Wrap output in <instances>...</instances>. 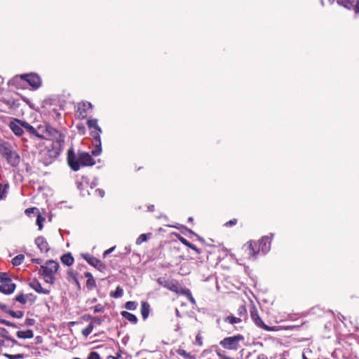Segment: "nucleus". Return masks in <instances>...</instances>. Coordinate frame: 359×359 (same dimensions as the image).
<instances>
[{
	"label": "nucleus",
	"instance_id": "052dcab7",
	"mask_svg": "<svg viewBox=\"0 0 359 359\" xmlns=\"http://www.w3.org/2000/svg\"><path fill=\"white\" fill-rule=\"evenodd\" d=\"M180 326H179V325H177V326L176 327V328H175V331H178V330H180Z\"/></svg>",
	"mask_w": 359,
	"mask_h": 359
},
{
	"label": "nucleus",
	"instance_id": "c85d7f7f",
	"mask_svg": "<svg viewBox=\"0 0 359 359\" xmlns=\"http://www.w3.org/2000/svg\"><path fill=\"white\" fill-rule=\"evenodd\" d=\"M24 259L25 256L23 255H18L15 256L14 258H13L12 264L14 266H19L22 263Z\"/></svg>",
	"mask_w": 359,
	"mask_h": 359
},
{
	"label": "nucleus",
	"instance_id": "9b49d317",
	"mask_svg": "<svg viewBox=\"0 0 359 359\" xmlns=\"http://www.w3.org/2000/svg\"><path fill=\"white\" fill-rule=\"evenodd\" d=\"M36 299V297L32 293L25 294L23 293H20L15 296V300L22 304H25L27 303L33 304Z\"/></svg>",
	"mask_w": 359,
	"mask_h": 359
},
{
	"label": "nucleus",
	"instance_id": "1a4fd4ad",
	"mask_svg": "<svg viewBox=\"0 0 359 359\" xmlns=\"http://www.w3.org/2000/svg\"><path fill=\"white\" fill-rule=\"evenodd\" d=\"M23 123H25V121L15 118L9 123V127L11 130L13 132V133L15 135L21 136L23 134Z\"/></svg>",
	"mask_w": 359,
	"mask_h": 359
},
{
	"label": "nucleus",
	"instance_id": "13d9d810",
	"mask_svg": "<svg viewBox=\"0 0 359 359\" xmlns=\"http://www.w3.org/2000/svg\"><path fill=\"white\" fill-rule=\"evenodd\" d=\"M189 299L191 302L194 303L195 302V300L190 295V297H189Z\"/></svg>",
	"mask_w": 359,
	"mask_h": 359
},
{
	"label": "nucleus",
	"instance_id": "dca6fc26",
	"mask_svg": "<svg viewBox=\"0 0 359 359\" xmlns=\"http://www.w3.org/2000/svg\"><path fill=\"white\" fill-rule=\"evenodd\" d=\"M257 243V248H259V252L262 253H266L270 249V241L267 236H264Z\"/></svg>",
	"mask_w": 359,
	"mask_h": 359
},
{
	"label": "nucleus",
	"instance_id": "a211bd4d",
	"mask_svg": "<svg viewBox=\"0 0 359 359\" xmlns=\"http://www.w3.org/2000/svg\"><path fill=\"white\" fill-rule=\"evenodd\" d=\"M35 243L41 252H48V250H49L48 244L46 240L43 237H42V236L37 237L35 239Z\"/></svg>",
	"mask_w": 359,
	"mask_h": 359
},
{
	"label": "nucleus",
	"instance_id": "49530a36",
	"mask_svg": "<svg viewBox=\"0 0 359 359\" xmlns=\"http://www.w3.org/2000/svg\"><path fill=\"white\" fill-rule=\"evenodd\" d=\"M95 313L102 312L103 311V306L100 304H97L93 308Z\"/></svg>",
	"mask_w": 359,
	"mask_h": 359
},
{
	"label": "nucleus",
	"instance_id": "79ce46f5",
	"mask_svg": "<svg viewBox=\"0 0 359 359\" xmlns=\"http://www.w3.org/2000/svg\"><path fill=\"white\" fill-rule=\"evenodd\" d=\"M11 278H9L6 273H0V283H4L6 282V280H10Z\"/></svg>",
	"mask_w": 359,
	"mask_h": 359
},
{
	"label": "nucleus",
	"instance_id": "5fc2aeb1",
	"mask_svg": "<svg viewBox=\"0 0 359 359\" xmlns=\"http://www.w3.org/2000/svg\"><path fill=\"white\" fill-rule=\"evenodd\" d=\"M257 359H268L264 354H259L257 355Z\"/></svg>",
	"mask_w": 359,
	"mask_h": 359
},
{
	"label": "nucleus",
	"instance_id": "09e8293b",
	"mask_svg": "<svg viewBox=\"0 0 359 359\" xmlns=\"http://www.w3.org/2000/svg\"><path fill=\"white\" fill-rule=\"evenodd\" d=\"M353 8H354L355 13L359 14V1H357Z\"/></svg>",
	"mask_w": 359,
	"mask_h": 359
},
{
	"label": "nucleus",
	"instance_id": "72a5a7b5",
	"mask_svg": "<svg viewBox=\"0 0 359 359\" xmlns=\"http://www.w3.org/2000/svg\"><path fill=\"white\" fill-rule=\"evenodd\" d=\"M8 186L0 183V199H3L6 194Z\"/></svg>",
	"mask_w": 359,
	"mask_h": 359
},
{
	"label": "nucleus",
	"instance_id": "aec40b11",
	"mask_svg": "<svg viewBox=\"0 0 359 359\" xmlns=\"http://www.w3.org/2000/svg\"><path fill=\"white\" fill-rule=\"evenodd\" d=\"M16 335L20 339H32L34 337V333L32 330H27L25 331H18Z\"/></svg>",
	"mask_w": 359,
	"mask_h": 359
},
{
	"label": "nucleus",
	"instance_id": "7ed1b4c3",
	"mask_svg": "<svg viewBox=\"0 0 359 359\" xmlns=\"http://www.w3.org/2000/svg\"><path fill=\"white\" fill-rule=\"evenodd\" d=\"M88 126L90 129H94V130L91 131V135L94 139V144L95 149L92 151V154L94 156H99L101 154L102 148H101V139H100V133H102V130L100 127L97 124V120L96 118H90L87 122Z\"/></svg>",
	"mask_w": 359,
	"mask_h": 359
},
{
	"label": "nucleus",
	"instance_id": "ea45409f",
	"mask_svg": "<svg viewBox=\"0 0 359 359\" xmlns=\"http://www.w3.org/2000/svg\"><path fill=\"white\" fill-rule=\"evenodd\" d=\"M0 323L4 324V325H5L6 326L13 327H17V325L15 323H11V322L8 321V320H4V319H1L0 318Z\"/></svg>",
	"mask_w": 359,
	"mask_h": 359
},
{
	"label": "nucleus",
	"instance_id": "6e6552de",
	"mask_svg": "<svg viewBox=\"0 0 359 359\" xmlns=\"http://www.w3.org/2000/svg\"><path fill=\"white\" fill-rule=\"evenodd\" d=\"M20 76L22 79L25 80L34 89H37L41 86V79L36 74H23Z\"/></svg>",
	"mask_w": 359,
	"mask_h": 359
},
{
	"label": "nucleus",
	"instance_id": "f257e3e1",
	"mask_svg": "<svg viewBox=\"0 0 359 359\" xmlns=\"http://www.w3.org/2000/svg\"><path fill=\"white\" fill-rule=\"evenodd\" d=\"M22 126L30 135L39 140L46 139L47 136L55 137L56 140L52 144V149H49L48 152L52 158L60 155L63 149L64 137L57 130L50 126H39L36 129L26 121Z\"/></svg>",
	"mask_w": 359,
	"mask_h": 359
},
{
	"label": "nucleus",
	"instance_id": "393cba45",
	"mask_svg": "<svg viewBox=\"0 0 359 359\" xmlns=\"http://www.w3.org/2000/svg\"><path fill=\"white\" fill-rule=\"evenodd\" d=\"M357 0H337L339 4L347 8L348 9L352 8Z\"/></svg>",
	"mask_w": 359,
	"mask_h": 359
},
{
	"label": "nucleus",
	"instance_id": "a878e982",
	"mask_svg": "<svg viewBox=\"0 0 359 359\" xmlns=\"http://www.w3.org/2000/svg\"><path fill=\"white\" fill-rule=\"evenodd\" d=\"M224 321L229 323L231 325L239 323L242 321V319L238 317H236L233 316H228L225 318Z\"/></svg>",
	"mask_w": 359,
	"mask_h": 359
},
{
	"label": "nucleus",
	"instance_id": "2f4dec72",
	"mask_svg": "<svg viewBox=\"0 0 359 359\" xmlns=\"http://www.w3.org/2000/svg\"><path fill=\"white\" fill-rule=\"evenodd\" d=\"M125 307L128 310L133 311L137 308V303L135 302L129 301L126 302Z\"/></svg>",
	"mask_w": 359,
	"mask_h": 359
},
{
	"label": "nucleus",
	"instance_id": "412c9836",
	"mask_svg": "<svg viewBox=\"0 0 359 359\" xmlns=\"http://www.w3.org/2000/svg\"><path fill=\"white\" fill-rule=\"evenodd\" d=\"M150 311L149 304L146 302H142L141 304V314L144 319L148 318Z\"/></svg>",
	"mask_w": 359,
	"mask_h": 359
},
{
	"label": "nucleus",
	"instance_id": "4d7b16f0",
	"mask_svg": "<svg viewBox=\"0 0 359 359\" xmlns=\"http://www.w3.org/2000/svg\"><path fill=\"white\" fill-rule=\"evenodd\" d=\"M175 313H176V316L177 317H180L181 316V315L180 313V311H179V310L177 309H175Z\"/></svg>",
	"mask_w": 359,
	"mask_h": 359
},
{
	"label": "nucleus",
	"instance_id": "680f3d73",
	"mask_svg": "<svg viewBox=\"0 0 359 359\" xmlns=\"http://www.w3.org/2000/svg\"><path fill=\"white\" fill-rule=\"evenodd\" d=\"M4 344V341L3 340L0 339V346H1Z\"/></svg>",
	"mask_w": 359,
	"mask_h": 359
},
{
	"label": "nucleus",
	"instance_id": "423d86ee",
	"mask_svg": "<svg viewBox=\"0 0 359 359\" xmlns=\"http://www.w3.org/2000/svg\"><path fill=\"white\" fill-rule=\"evenodd\" d=\"M250 316L254 323L258 327L269 332L277 330L276 327H269L263 322V320L261 319L258 314L257 309L255 306H252L250 309Z\"/></svg>",
	"mask_w": 359,
	"mask_h": 359
},
{
	"label": "nucleus",
	"instance_id": "ddd939ff",
	"mask_svg": "<svg viewBox=\"0 0 359 359\" xmlns=\"http://www.w3.org/2000/svg\"><path fill=\"white\" fill-rule=\"evenodd\" d=\"M92 108L90 102H85L79 104L76 114L80 118H84L87 116L88 111Z\"/></svg>",
	"mask_w": 359,
	"mask_h": 359
},
{
	"label": "nucleus",
	"instance_id": "f704fd0d",
	"mask_svg": "<svg viewBox=\"0 0 359 359\" xmlns=\"http://www.w3.org/2000/svg\"><path fill=\"white\" fill-rule=\"evenodd\" d=\"M46 283L53 284L54 283V277L53 274L42 273Z\"/></svg>",
	"mask_w": 359,
	"mask_h": 359
},
{
	"label": "nucleus",
	"instance_id": "3c124183",
	"mask_svg": "<svg viewBox=\"0 0 359 359\" xmlns=\"http://www.w3.org/2000/svg\"><path fill=\"white\" fill-rule=\"evenodd\" d=\"M115 249V247H112L109 249H108L107 250H106L104 252V256L106 257L107 255L110 254L111 252H112Z\"/></svg>",
	"mask_w": 359,
	"mask_h": 359
},
{
	"label": "nucleus",
	"instance_id": "a19ab883",
	"mask_svg": "<svg viewBox=\"0 0 359 359\" xmlns=\"http://www.w3.org/2000/svg\"><path fill=\"white\" fill-rule=\"evenodd\" d=\"M88 359H101V358L97 352L92 351L89 353Z\"/></svg>",
	"mask_w": 359,
	"mask_h": 359
},
{
	"label": "nucleus",
	"instance_id": "bb28decb",
	"mask_svg": "<svg viewBox=\"0 0 359 359\" xmlns=\"http://www.w3.org/2000/svg\"><path fill=\"white\" fill-rule=\"evenodd\" d=\"M151 236V233H142L139 236V237L136 239V244L140 245L143 242H145L148 240V238Z\"/></svg>",
	"mask_w": 359,
	"mask_h": 359
},
{
	"label": "nucleus",
	"instance_id": "58836bf2",
	"mask_svg": "<svg viewBox=\"0 0 359 359\" xmlns=\"http://www.w3.org/2000/svg\"><path fill=\"white\" fill-rule=\"evenodd\" d=\"M86 276L90 278L87 280V286H94L95 285V283L92 278V275L90 273H87L86 274Z\"/></svg>",
	"mask_w": 359,
	"mask_h": 359
},
{
	"label": "nucleus",
	"instance_id": "de8ad7c7",
	"mask_svg": "<svg viewBox=\"0 0 359 359\" xmlns=\"http://www.w3.org/2000/svg\"><path fill=\"white\" fill-rule=\"evenodd\" d=\"M217 355L219 359H234L233 358L227 356L225 354L220 353V352H217Z\"/></svg>",
	"mask_w": 359,
	"mask_h": 359
},
{
	"label": "nucleus",
	"instance_id": "f8f14e48",
	"mask_svg": "<svg viewBox=\"0 0 359 359\" xmlns=\"http://www.w3.org/2000/svg\"><path fill=\"white\" fill-rule=\"evenodd\" d=\"M4 158L7 163L13 167L17 166L20 160V155L13 149H11V152H8Z\"/></svg>",
	"mask_w": 359,
	"mask_h": 359
},
{
	"label": "nucleus",
	"instance_id": "603ef678",
	"mask_svg": "<svg viewBox=\"0 0 359 359\" xmlns=\"http://www.w3.org/2000/svg\"><path fill=\"white\" fill-rule=\"evenodd\" d=\"M95 193H97L101 198H102L104 195V191L101 189H96Z\"/></svg>",
	"mask_w": 359,
	"mask_h": 359
},
{
	"label": "nucleus",
	"instance_id": "6e6d98bb",
	"mask_svg": "<svg viewBox=\"0 0 359 359\" xmlns=\"http://www.w3.org/2000/svg\"><path fill=\"white\" fill-rule=\"evenodd\" d=\"M7 308V306L4 304L0 303V309L5 310Z\"/></svg>",
	"mask_w": 359,
	"mask_h": 359
},
{
	"label": "nucleus",
	"instance_id": "4468645a",
	"mask_svg": "<svg viewBox=\"0 0 359 359\" xmlns=\"http://www.w3.org/2000/svg\"><path fill=\"white\" fill-rule=\"evenodd\" d=\"M15 287V284L10 279L0 285V292L6 294H11L14 292Z\"/></svg>",
	"mask_w": 359,
	"mask_h": 359
},
{
	"label": "nucleus",
	"instance_id": "37998d69",
	"mask_svg": "<svg viewBox=\"0 0 359 359\" xmlns=\"http://www.w3.org/2000/svg\"><path fill=\"white\" fill-rule=\"evenodd\" d=\"M178 239L184 245H186L187 247L190 245V243L186 238L182 237V236H178Z\"/></svg>",
	"mask_w": 359,
	"mask_h": 359
},
{
	"label": "nucleus",
	"instance_id": "c9c22d12",
	"mask_svg": "<svg viewBox=\"0 0 359 359\" xmlns=\"http://www.w3.org/2000/svg\"><path fill=\"white\" fill-rule=\"evenodd\" d=\"M45 221V219L41 217V215L38 212L37 219H36V224L39 226V229L41 230L43 228V222Z\"/></svg>",
	"mask_w": 359,
	"mask_h": 359
},
{
	"label": "nucleus",
	"instance_id": "f3484780",
	"mask_svg": "<svg viewBox=\"0 0 359 359\" xmlns=\"http://www.w3.org/2000/svg\"><path fill=\"white\" fill-rule=\"evenodd\" d=\"M83 257L89 264L93 266L95 268H97L100 270L104 266L102 262L94 257L90 256L88 255H83Z\"/></svg>",
	"mask_w": 359,
	"mask_h": 359
},
{
	"label": "nucleus",
	"instance_id": "4be33fe9",
	"mask_svg": "<svg viewBox=\"0 0 359 359\" xmlns=\"http://www.w3.org/2000/svg\"><path fill=\"white\" fill-rule=\"evenodd\" d=\"M0 336L12 342L13 345H18V342L8 335V332L4 328H0Z\"/></svg>",
	"mask_w": 359,
	"mask_h": 359
},
{
	"label": "nucleus",
	"instance_id": "8fccbe9b",
	"mask_svg": "<svg viewBox=\"0 0 359 359\" xmlns=\"http://www.w3.org/2000/svg\"><path fill=\"white\" fill-rule=\"evenodd\" d=\"M188 247L189 248L194 250V251H196L197 253H201V250L198 248H197L194 245L191 244V243H190V245Z\"/></svg>",
	"mask_w": 359,
	"mask_h": 359
},
{
	"label": "nucleus",
	"instance_id": "c03bdc74",
	"mask_svg": "<svg viewBox=\"0 0 359 359\" xmlns=\"http://www.w3.org/2000/svg\"><path fill=\"white\" fill-rule=\"evenodd\" d=\"M92 322L90 323L100 325L102 323V320L98 317H91Z\"/></svg>",
	"mask_w": 359,
	"mask_h": 359
},
{
	"label": "nucleus",
	"instance_id": "5701e85b",
	"mask_svg": "<svg viewBox=\"0 0 359 359\" xmlns=\"http://www.w3.org/2000/svg\"><path fill=\"white\" fill-rule=\"evenodd\" d=\"M61 262L67 266H71L74 262V258L70 253L62 256Z\"/></svg>",
	"mask_w": 359,
	"mask_h": 359
},
{
	"label": "nucleus",
	"instance_id": "6ab92c4d",
	"mask_svg": "<svg viewBox=\"0 0 359 359\" xmlns=\"http://www.w3.org/2000/svg\"><path fill=\"white\" fill-rule=\"evenodd\" d=\"M13 149L11 145L2 140H0V154L4 158L8 152Z\"/></svg>",
	"mask_w": 359,
	"mask_h": 359
},
{
	"label": "nucleus",
	"instance_id": "c756f323",
	"mask_svg": "<svg viewBox=\"0 0 359 359\" xmlns=\"http://www.w3.org/2000/svg\"><path fill=\"white\" fill-rule=\"evenodd\" d=\"M93 328V324L90 323L85 329L82 330V334L85 337H88L92 332Z\"/></svg>",
	"mask_w": 359,
	"mask_h": 359
},
{
	"label": "nucleus",
	"instance_id": "39448f33",
	"mask_svg": "<svg viewBox=\"0 0 359 359\" xmlns=\"http://www.w3.org/2000/svg\"><path fill=\"white\" fill-rule=\"evenodd\" d=\"M241 251L243 259L254 260L259 252V248H257V243L256 242L250 241L243 246Z\"/></svg>",
	"mask_w": 359,
	"mask_h": 359
},
{
	"label": "nucleus",
	"instance_id": "f03ea898",
	"mask_svg": "<svg viewBox=\"0 0 359 359\" xmlns=\"http://www.w3.org/2000/svg\"><path fill=\"white\" fill-rule=\"evenodd\" d=\"M67 161L71 168L77 171L81 166L93 165L95 163L94 159L87 152H79L75 154L73 149H70L67 154Z\"/></svg>",
	"mask_w": 359,
	"mask_h": 359
},
{
	"label": "nucleus",
	"instance_id": "864d4df0",
	"mask_svg": "<svg viewBox=\"0 0 359 359\" xmlns=\"http://www.w3.org/2000/svg\"><path fill=\"white\" fill-rule=\"evenodd\" d=\"M236 223V219L230 220L229 222L226 223V226H232V225L235 224Z\"/></svg>",
	"mask_w": 359,
	"mask_h": 359
},
{
	"label": "nucleus",
	"instance_id": "0eeeda50",
	"mask_svg": "<svg viewBox=\"0 0 359 359\" xmlns=\"http://www.w3.org/2000/svg\"><path fill=\"white\" fill-rule=\"evenodd\" d=\"M157 282L161 286L175 292L179 291V284L174 280L167 279L165 278H158Z\"/></svg>",
	"mask_w": 359,
	"mask_h": 359
},
{
	"label": "nucleus",
	"instance_id": "2eb2a0df",
	"mask_svg": "<svg viewBox=\"0 0 359 359\" xmlns=\"http://www.w3.org/2000/svg\"><path fill=\"white\" fill-rule=\"evenodd\" d=\"M29 286L34 290L36 292L43 294H50V290L43 288L41 283L36 279H33L29 282Z\"/></svg>",
	"mask_w": 359,
	"mask_h": 359
},
{
	"label": "nucleus",
	"instance_id": "7c9ffc66",
	"mask_svg": "<svg viewBox=\"0 0 359 359\" xmlns=\"http://www.w3.org/2000/svg\"><path fill=\"white\" fill-rule=\"evenodd\" d=\"M8 313H9V315L13 318H22L23 315H24V313L22 311H8Z\"/></svg>",
	"mask_w": 359,
	"mask_h": 359
},
{
	"label": "nucleus",
	"instance_id": "e433bc0d",
	"mask_svg": "<svg viewBox=\"0 0 359 359\" xmlns=\"http://www.w3.org/2000/svg\"><path fill=\"white\" fill-rule=\"evenodd\" d=\"M4 355L8 359H22L24 358L23 354L11 355L8 353H5Z\"/></svg>",
	"mask_w": 359,
	"mask_h": 359
},
{
	"label": "nucleus",
	"instance_id": "0e129e2a",
	"mask_svg": "<svg viewBox=\"0 0 359 359\" xmlns=\"http://www.w3.org/2000/svg\"><path fill=\"white\" fill-rule=\"evenodd\" d=\"M189 221H191V220H192V218H191V217H189Z\"/></svg>",
	"mask_w": 359,
	"mask_h": 359
},
{
	"label": "nucleus",
	"instance_id": "bf43d9fd",
	"mask_svg": "<svg viewBox=\"0 0 359 359\" xmlns=\"http://www.w3.org/2000/svg\"><path fill=\"white\" fill-rule=\"evenodd\" d=\"M3 81H4V79L1 76H0V83H2Z\"/></svg>",
	"mask_w": 359,
	"mask_h": 359
},
{
	"label": "nucleus",
	"instance_id": "b1692460",
	"mask_svg": "<svg viewBox=\"0 0 359 359\" xmlns=\"http://www.w3.org/2000/svg\"><path fill=\"white\" fill-rule=\"evenodd\" d=\"M121 316L125 318L126 319H127L128 321L131 322L133 324H135L137 322V317L130 313V312H128V311H122L121 312Z\"/></svg>",
	"mask_w": 359,
	"mask_h": 359
},
{
	"label": "nucleus",
	"instance_id": "e2e57ef3",
	"mask_svg": "<svg viewBox=\"0 0 359 359\" xmlns=\"http://www.w3.org/2000/svg\"><path fill=\"white\" fill-rule=\"evenodd\" d=\"M280 359H287V358H286L285 356H282V357H280Z\"/></svg>",
	"mask_w": 359,
	"mask_h": 359
},
{
	"label": "nucleus",
	"instance_id": "9d476101",
	"mask_svg": "<svg viewBox=\"0 0 359 359\" xmlns=\"http://www.w3.org/2000/svg\"><path fill=\"white\" fill-rule=\"evenodd\" d=\"M59 268V264L57 262L49 260L46 262L44 266H41L42 273L53 274L54 275Z\"/></svg>",
	"mask_w": 359,
	"mask_h": 359
},
{
	"label": "nucleus",
	"instance_id": "cd10ccee",
	"mask_svg": "<svg viewBox=\"0 0 359 359\" xmlns=\"http://www.w3.org/2000/svg\"><path fill=\"white\" fill-rule=\"evenodd\" d=\"M237 314L239 316L238 318H243L244 319L247 318V309L246 307L243 305L239 306L237 311Z\"/></svg>",
	"mask_w": 359,
	"mask_h": 359
},
{
	"label": "nucleus",
	"instance_id": "473e14b6",
	"mask_svg": "<svg viewBox=\"0 0 359 359\" xmlns=\"http://www.w3.org/2000/svg\"><path fill=\"white\" fill-rule=\"evenodd\" d=\"M123 294V289L121 287L118 286L116 287L115 292L113 294H111V295L115 298H118V297H122Z\"/></svg>",
	"mask_w": 359,
	"mask_h": 359
},
{
	"label": "nucleus",
	"instance_id": "a18cd8bd",
	"mask_svg": "<svg viewBox=\"0 0 359 359\" xmlns=\"http://www.w3.org/2000/svg\"><path fill=\"white\" fill-rule=\"evenodd\" d=\"M35 211H37V208H29L25 210V214L28 216H30L31 214L34 213Z\"/></svg>",
	"mask_w": 359,
	"mask_h": 359
},
{
	"label": "nucleus",
	"instance_id": "20e7f679",
	"mask_svg": "<svg viewBox=\"0 0 359 359\" xmlns=\"http://www.w3.org/2000/svg\"><path fill=\"white\" fill-rule=\"evenodd\" d=\"M244 340V337L241 334H237L232 337H228L220 341L219 344L224 348L236 351L239 347V343Z\"/></svg>",
	"mask_w": 359,
	"mask_h": 359
},
{
	"label": "nucleus",
	"instance_id": "4c0bfd02",
	"mask_svg": "<svg viewBox=\"0 0 359 359\" xmlns=\"http://www.w3.org/2000/svg\"><path fill=\"white\" fill-rule=\"evenodd\" d=\"M177 353H178L179 355H180L181 356L184 357L186 359H191V354L187 353L184 349H179L177 351Z\"/></svg>",
	"mask_w": 359,
	"mask_h": 359
}]
</instances>
